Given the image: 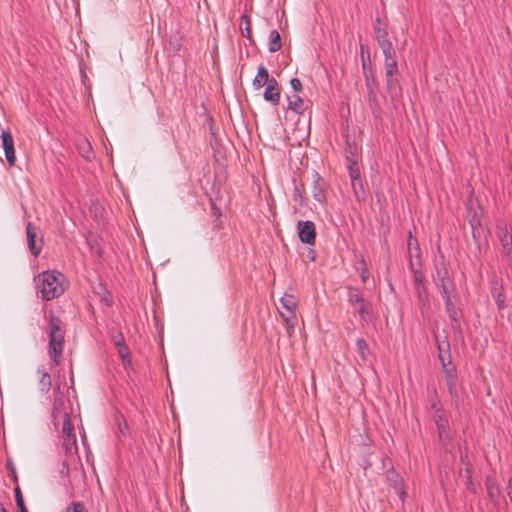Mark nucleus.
<instances>
[{"instance_id":"nucleus-33","label":"nucleus","mask_w":512,"mask_h":512,"mask_svg":"<svg viewBox=\"0 0 512 512\" xmlns=\"http://www.w3.org/2000/svg\"><path fill=\"white\" fill-rule=\"evenodd\" d=\"M362 67H363V69H365V62L364 61H363Z\"/></svg>"},{"instance_id":"nucleus-11","label":"nucleus","mask_w":512,"mask_h":512,"mask_svg":"<svg viewBox=\"0 0 512 512\" xmlns=\"http://www.w3.org/2000/svg\"><path fill=\"white\" fill-rule=\"evenodd\" d=\"M498 236L502 244L504 253L508 258H512V238L509 236L506 228H499Z\"/></svg>"},{"instance_id":"nucleus-29","label":"nucleus","mask_w":512,"mask_h":512,"mask_svg":"<svg viewBox=\"0 0 512 512\" xmlns=\"http://www.w3.org/2000/svg\"><path fill=\"white\" fill-rule=\"evenodd\" d=\"M488 493L491 498L494 497V490H493L492 486H490V485H488Z\"/></svg>"},{"instance_id":"nucleus-26","label":"nucleus","mask_w":512,"mask_h":512,"mask_svg":"<svg viewBox=\"0 0 512 512\" xmlns=\"http://www.w3.org/2000/svg\"><path fill=\"white\" fill-rule=\"evenodd\" d=\"M508 496L512 502V478L508 482Z\"/></svg>"},{"instance_id":"nucleus-21","label":"nucleus","mask_w":512,"mask_h":512,"mask_svg":"<svg viewBox=\"0 0 512 512\" xmlns=\"http://www.w3.org/2000/svg\"><path fill=\"white\" fill-rule=\"evenodd\" d=\"M493 297L499 308H503L505 306V297L501 289L495 290L493 293Z\"/></svg>"},{"instance_id":"nucleus-7","label":"nucleus","mask_w":512,"mask_h":512,"mask_svg":"<svg viewBox=\"0 0 512 512\" xmlns=\"http://www.w3.org/2000/svg\"><path fill=\"white\" fill-rule=\"evenodd\" d=\"M2 146L5 152L6 160L9 165L13 166L16 162V155L14 149V140L9 131L3 130L1 133Z\"/></svg>"},{"instance_id":"nucleus-27","label":"nucleus","mask_w":512,"mask_h":512,"mask_svg":"<svg viewBox=\"0 0 512 512\" xmlns=\"http://www.w3.org/2000/svg\"><path fill=\"white\" fill-rule=\"evenodd\" d=\"M361 279L363 282H365L368 278V272L366 269H363L360 273Z\"/></svg>"},{"instance_id":"nucleus-8","label":"nucleus","mask_w":512,"mask_h":512,"mask_svg":"<svg viewBox=\"0 0 512 512\" xmlns=\"http://www.w3.org/2000/svg\"><path fill=\"white\" fill-rule=\"evenodd\" d=\"M349 302L355 306L356 311L364 317L369 312V306L362 295L356 289H350L348 293Z\"/></svg>"},{"instance_id":"nucleus-15","label":"nucleus","mask_w":512,"mask_h":512,"mask_svg":"<svg viewBox=\"0 0 512 512\" xmlns=\"http://www.w3.org/2000/svg\"><path fill=\"white\" fill-rule=\"evenodd\" d=\"M269 51L276 52L281 49V37L278 31L273 30L269 35Z\"/></svg>"},{"instance_id":"nucleus-24","label":"nucleus","mask_w":512,"mask_h":512,"mask_svg":"<svg viewBox=\"0 0 512 512\" xmlns=\"http://www.w3.org/2000/svg\"><path fill=\"white\" fill-rule=\"evenodd\" d=\"M446 306H447V310L449 312L450 318L453 321H457V311L453 307H451V303L449 301H447Z\"/></svg>"},{"instance_id":"nucleus-22","label":"nucleus","mask_w":512,"mask_h":512,"mask_svg":"<svg viewBox=\"0 0 512 512\" xmlns=\"http://www.w3.org/2000/svg\"><path fill=\"white\" fill-rule=\"evenodd\" d=\"M118 353H119V356L122 358V360L126 363H129L130 360H129V350L128 348L125 346V345H120V347H118Z\"/></svg>"},{"instance_id":"nucleus-30","label":"nucleus","mask_w":512,"mask_h":512,"mask_svg":"<svg viewBox=\"0 0 512 512\" xmlns=\"http://www.w3.org/2000/svg\"><path fill=\"white\" fill-rule=\"evenodd\" d=\"M361 55H362V58L364 57V47L361 46Z\"/></svg>"},{"instance_id":"nucleus-9","label":"nucleus","mask_w":512,"mask_h":512,"mask_svg":"<svg viewBox=\"0 0 512 512\" xmlns=\"http://www.w3.org/2000/svg\"><path fill=\"white\" fill-rule=\"evenodd\" d=\"M264 99L273 105H277L280 101V92L278 83L275 78H271L264 92Z\"/></svg>"},{"instance_id":"nucleus-3","label":"nucleus","mask_w":512,"mask_h":512,"mask_svg":"<svg viewBox=\"0 0 512 512\" xmlns=\"http://www.w3.org/2000/svg\"><path fill=\"white\" fill-rule=\"evenodd\" d=\"M37 293L44 300H52L64 293V276L56 271H45L34 278Z\"/></svg>"},{"instance_id":"nucleus-14","label":"nucleus","mask_w":512,"mask_h":512,"mask_svg":"<svg viewBox=\"0 0 512 512\" xmlns=\"http://www.w3.org/2000/svg\"><path fill=\"white\" fill-rule=\"evenodd\" d=\"M278 309H279L281 317L284 319V321L286 323L288 333L291 334L292 331L294 330V327L297 322L295 311L291 310V317H289V316H287L288 310H284L282 308H278Z\"/></svg>"},{"instance_id":"nucleus-16","label":"nucleus","mask_w":512,"mask_h":512,"mask_svg":"<svg viewBox=\"0 0 512 512\" xmlns=\"http://www.w3.org/2000/svg\"><path fill=\"white\" fill-rule=\"evenodd\" d=\"M288 107L296 113H302L304 111V101L299 96L293 95L289 97Z\"/></svg>"},{"instance_id":"nucleus-10","label":"nucleus","mask_w":512,"mask_h":512,"mask_svg":"<svg viewBox=\"0 0 512 512\" xmlns=\"http://www.w3.org/2000/svg\"><path fill=\"white\" fill-rule=\"evenodd\" d=\"M271 78L269 76L268 70L264 66L258 67L257 74L253 80V86L255 89L259 90L263 86L268 85Z\"/></svg>"},{"instance_id":"nucleus-17","label":"nucleus","mask_w":512,"mask_h":512,"mask_svg":"<svg viewBox=\"0 0 512 512\" xmlns=\"http://www.w3.org/2000/svg\"><path fill=\"white\" fill-rule=\"evenodd\" d=\"M356 346L360 358L362 359V361L365 362L367 360V355L369 353V349L366 342L363 339H358L356 341Z\"/></svg>"},{"instance_id":"nucleus-4","label":"nucleus","mask_w":512,"mask_h":512,"mask_svg":"<svg viewBox=\"0 0 512 512\" xmlns=\"http://www.w3.org/2000/svg\"><path fill=\"white\" fill-rule=\"evenodd\" d=\"M48 353L55 365L60 364L62 353L64 350V326L62 321L53 315H49L48 319Z\"/></svg>"},{"instance_id":"nucleus-6","label":"nucleus","mask_w":512,"mask_h":512,"mask_svg":"<svg viewBox=\"0 0 512 512\" xmlns=\"http://www.w3.org/2000/svg\"><path fill=\"white\" fill-rule=\"evenodd\" d=\"M298 234L302 242L310 245L314 244L316 237L314 223L311 221H299Z\"/></svg>"},{"instance_id":"nucleus-2","label":"nucleus","mask_w":512,"mask_h":512,"mask_svg":"<svg viewBox=\"0 0 512 512\" xmlns=\"http://www.w3.org/2000/svg\"><path fill=\"white\" fill-rule=\"evenodd\" d=\"M52 414L54 425L56 427L61 426L65 449L67 452H71L76 449V436L73 433L74 427L69 418V410L62 396L55 398Z\"/></svg>"},{"instance_id":"nucleus-18","label":"nucleus","mask_w":512,"mask_h":512,"mask_svg":"<svg viewBox=\"0 0 512 512\" xmlns=\"http://www.w3.org/2000/svg\"><path fill=\"white\" fill-rule=\"evenodd\" d=\"M240 28L242 35L249 38L251 35L250 20L247 15L241 17Z\"/></svg>"},{"instance_id":"nucleus-31","label":"nucleus","mask_w":512,"mask_h":512,"mask_svg":"<svg viewBox=\"0 0 512 512\" xmlns=\"http://www.w3.org/2000/svg\"><path fill=\"white\" fill-rule=\"evenodd\" d=\"M408 244H409V247H411L412 245H414V242H412V239H411V238H410V240H409V243H408Z\"/></svg>"},{"instance_id":"nucleus-12","label":"nucleus","mask_w":512,"mask_h":512,"mask_svg":"<svg viewBox=\"0 0 512 512\" xmlns=\"http://www.w3.org/2000/svg\"><path fill=\"white\" fill-rule=\"evenodd\" d=\"M296 307H297V299L295 298V296H293L291 294H285L280 299V307L279 308L288 310L287 316L291 317V310L296 311Z\"/></svg>"},{"instance_id":"nucleus-1","label":"nucleus","mask_w":512,"mask_h":512,"mask_svg":"<svg viewBox=\"0 0 512 512\" xmlns=\"http://www.w3.org/2000/svg\"><path fill=\"white\" fill-rule=\"evenodd\" d=\"M376 39L379 47L384 54V66L386 74V84L389 91H393L397 85V80L394 75L397 73V58L396 51L392 42L388 39V32L386 29L376 28Z\"/></svg>"},{"instance_id":"nucleus-13","label":"nucleus","mask_w":512,"mask_h":512,"mask_svg":"<svg viewBox=\"0 0 512 512\" xmlns=\"http://www.w3.org/2000/svg\"><path fill=\"white\" fill-rule=\"evenodd\" d=\"M36 375H37V378H38V381H39L40 389L42 391H46L47 392L49 390L50 386H51V376L43 368L38 369L37 372H36Z\"/></svg>"},{"instance_id":"nucleus-32","label":"nucleus","mask_w":512,"mask_h":512,"mask_svg":"<svg viewBox=\"0 0 512 512\" xmlns=\"http://www.w3.org/2000/svg\"><path fill=\"white\" fill-rule=\"evenodd\" d=\"M408 244H409V247H411L412 245H414V242H412V239H411V238H410V240H409V243H408Z\"/></svg>"},{"instance_id":"nucleus-23","label":"nucleus","mask_w":512,"mask_h":512,"mask_svg":"<svg viewBox=\"0 0 512 512\" xmlns=\"http://www.w3.org/2000/svg\"><path fill=\"white\" fill-rule=\"evenodd\" d=\"M290 86L295 92H299L302 89L301 81L298 78L291 79Z\"/></svg>"},{"instance_id":"nucleus-20","label":"nucleus","mask_w":512,"mask_h":512,"mask_svg":"<svg viewBox=\"0 0 512 512\" xmlns=\"http://www.w3.org/2000/svg\"><path fill=\"white\" fill-rule=\"evenodd\" d=\"M66 512H88V511L82 503L73 502L66 508Z\"/></svg>"},{"instance_id":"nucleus-19","label":"nucleus","mask_w":512,"mask_h":512,"mask_svg":"<svg viewBox=\"0 0 512 512\" xmlns=\"http://www.w3.org/2000/svg\"><path fill=\"white\" fill-rule=\"evenodd\" d=\"M15 498L17 506L19 507V512H28L27 509L25 508L22 493L19 487L15 488Z\"/></svg>"},{"instance_id":"nucleus-25","label":"nucleus","mask_w":512,"mask_h":512,"mask_svg":"<svg viewBox=\"0 0 512 512\" xmlns=\"http://www.w3.org/2000/svg\"><path fill=\"white\" fill-rule=\"evenodd\" d=\"M114 343L117 346V348L120 347V345H125L124 344V339H123L122 336H119V337L115 338Z\"/></svg>"},{"instance_id":"nucleus-5","label":"nucleus","mask_w":512,"mask_h":512,"mask_svg":"<svg viewBox=\"0 0 512 512\" xmlns=\"http://www.w3.org/2000/svg\"><path fill=\"white\" fill-rule=\"evenodd\" d=\"M40 233V229L38 226L34 225L33 223L29 222L26 226V236H27V243L30 252L37 256L41 252L42 249V238L38 235Z\"/></svg>"},{"instance_id":"nucleus-28","label":"nucleus","mask_w":512,"mask_h":512,"mask_svg":"<svg viewBox=\"0 0 512 512\" xmlns=\"http://www.w3.org/2000/svg\"><path fill=\"white\" fill-rule=\"evenodd\" d=\"M82 150H83V153L90 152V144L88 142L84 143Z\"/></svg>"}]
</instances>
